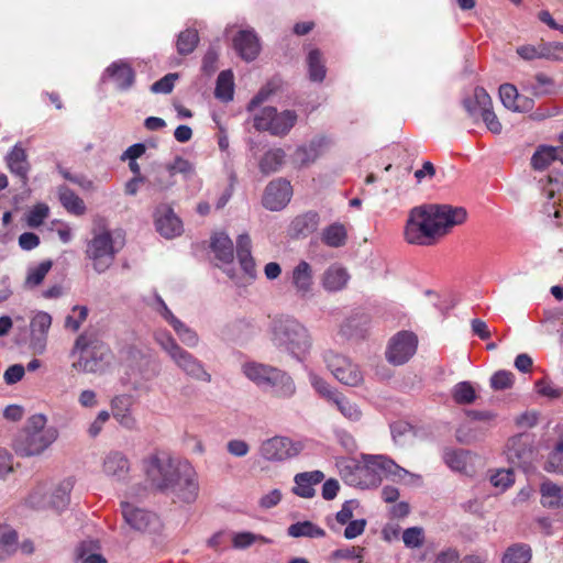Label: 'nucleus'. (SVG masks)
<instances>
[{"label": "nucleus", "mask_w": 563, "mask_h": 563, "mask_svg": "<svg viewBox=\"0 0 563 563\" xmlns=\"http://www.w3.org/2000/svg\"><path fill=\"white\" fill-rule=\"evenodd\" d=\"M143 471L147 485L155 492L172 494L184 503H192L198 496L196 472L187 462L157 452L144 459Z\"/></svg>", "instance_id": "nucleus-1"}, {"label": "nucleus", "mask_w": 563, "mask_h": 563, "mask_svg": "<svg viewBox=\"0 0 563 563\" xmlns=\"http://www.w3.org/2000/svg\"><path fill=\"white\" fill-rule=\"evenodd\" d=\"M467 212L450 205H422L410 210L405 227V239L410 244L432 245L450 229L462 224Z\"/></svg>", "instance_id": "nucleus-2"}, {"label": "nucleus", "mask_w": 563, "mask_h": 563, "mask_svg": "<svg viewBox=\"0 0 563 563\" xmlns=\"http://www.w3.org/2000/svg\"><path fill=\"white\" fill-rule=\"evenodd\" d=\"M47 419L42 413H36L27 419L25 427L15 437L12 448L23 457L42 454L58 437L54 427L46 428Z\"/></svg>", "instance_id": "nucleus-3"}, {"label": "nucleus", "mask_w": 563, "mask_h": 563, "mask_svg": "<svg viewBox=\"0 0 563 563\" xmlns=\"http://www.w3.org/2000/svg\"><path fill=\"white\" fill-rule=\"evenodd\" d=\"M109 353L108 345L96 332L85 331L76 339L71 350V356L77 358L73 368L82 373H96Z\"/></svg>", "instance_id": "nucleus-4"}, {"label": "nucleus", "mask_w": 563, "mask_h": 563, "mask_svg": "<svg viewBox=\"0 0 563 563\" xmlns=\"http://www.w3.org/2000/svg\"><path fill=\"white\" fill-rule=\"evenodd\" d=\"M383 475L404 478L408 471L386 455H366L364 464L356 466L353 473L355 485L363 489L377 487Z\"/></svg>", "instance_id": "nucleus-5"}, {"label": "nucleus", "mask_w": 563, "mask_h": 563, "mask_svg": "<svg viewBox=\"0 0 563 563\" xmlns=\"http://www.w3.org/2000/svg\"><path fill=\"white\" fill-rule=\"evenodd\" d=\"M273 341L297 358H302L311 347V339L307 329L296 319L289 317L274 321Z\"/></svg>", "instance_id": "nucleus-6"}, {"label": "nucleus", "mask_w": 563, "mask_h": 563, "mask_svg": "<svg viewBox=\"0 0 563 563\" xmlns=\"http://www.w3.org/2000/svg\"><path fill=\"white\" fill-rule=\"evenodd\" d=\"M119 249L109 229L98 227L92 230V236L87 242L85 255L91 262L93 271L98 274L107 272L114 263Z\"/></svg>", "instance_id": "nucleus-7"}, {"label": "nucleus", "mask_w": 563, "mask_h": 563, "mask_svg": "<svg viewBox=\"0 0 563 563\" xmlns=\"http://www.w3.org/2000/svg\"><path fill=\"white\" fill-rule=\"evenodd\" d=\"M243 373L257 385L271 386L277 397H291L296 387L292 378L285 372L260 363H247Z\"/></svg>", "instance_id": "nucleus-8"}, {"label": "nucleus", "mask_w": 563, "mask_h": 563, "mask_svg": "<svg viewBox=\"0 0 563 563\" xmlns=\"http://www.w3.org/2000/svg\"><path fill=\"white\" fill-rule=\"evenodd\" d=\"M324 361L330 372L340 383L347 386H358L362 384V372L347 357L330 351L325 354Z\"/></svg>", "instance_id": "nucleus-9"}, {"label": "nucleus", "mask_w": 563, "mask_h": 563, "mask_svg": "<svg viewBox=\"0 0 563 563\" xmlns=\"http://www.w3.org/2000/svg\"><path fill=\"white\" fill-rule=\"evenodd\" d=\"M417 345L418 339L415 333L400 331L390 339L386 358L393 365H402L413 356Z\"/></svg>", "instance_id": "nucleus-10"}, {"label": "nucleus", "mask_w": 563, "mask_h": 563, "mask_svg": "<svg viewBox=\"0 0 563 563\" xmlns=\"http://www.w3.org/2000/svg\"><path fill=\"white\" fill-rule=\"evenodd\" d=\"M291 195L292 188L288 180L274 179L265 188L263 206L272 211L282 210L290 201Z\"/></svg>", "instance_id": "nucleus-11"}, {"label": "nucleus", "mask_w": 563, "mask_h": 563, "mask_svg": "<svg viewBox=\"0 0 563 563\" xmlns=\"http://www.w3.org/2000/svg\"><path fill=\"white\" fill-rule=\"evenodd\" d=\"M299 451L300 448L285 437H274L261 445V455L267 461H285L296 456Z\"/></svg>", "instance_id": "nucleus-12"}, {"label": "nucleus", "mask_w": 563, "mask_h": 563, "mask_svg": "<svg viewBox=\"0 0 563 563\" xmlns=\"http://www.w3.org/2000/svg\"><path fill=\"white\" fill-rule=\"evenodd\" d=\"M154 223L156 231L165 239L179 236L184 231L181 220L167 205H161L155 209Z\"/></svg>", "instance_id": "nucleus-13"}, {"label": "nucleus", "mask_w": 563, "mask_h": 563, "mask_svg": "<svg viewBox=\"0 0 563 563\" xmlns=\"http://www.w3.org/2000/svg\"><path fill=\"white\" fill-rule=\"evenodd\" d=\"M70 482H63L48 497L42 496L40 492H34L29 497V503L34 508H52L60 511L69 504Z\"/></svg>", "instance_id": "nucleus-14"}, {"label": "nucleus", "mask_w": 563, "mask_h": 563, "mask_svg": "<svg viewBox=\"0 0 563 563\" xmlns=\"http://www.w3.org/2000/svg\"><path fill=\"white\" fill-rule=\"evenodd\" d=\"M517 54L526 60L544 58L561 62L563 60V44L540 42L537 45H521L517 48Z\"/></svg>", "instance_id": "nucleus-15"}, {"label": "nucleus", "mask_w": 563, "mask_h": 563, "mask_svg": "<svg viewBox=\"0 0 563 563\" xmlns=\"http://www.w3.org/2000/svg\"><path fill=\"white\" fill-rule=\"evenodd\" d=\"M507 459L517 466H523L532 461L533 450L526 434H518L510 438L507 442Z\"/></svg>", "instance_id": "nucleus-16"}, {"label": "nucleus", "mask_w": 563, "mask_h": 563, "mask_svg": "<svg viewBox=\"0 0 563 563\" xmlns=\"http://www.w3.org/2000/svg\"><path fill=\"white\" fill-rule=\"evenodd\" d=\"M170 358L188 376L207 383L211 380V375L205 371L201 362L181 346L176 350Z\"/></svg>", "instance_id": "nucleus-17"}, {"label": "nucleus", "mask_w": 563, "mask_h": 563, "mask_svg": "<svg viewBox=\"0 0 563 563\" xmlns=\"http://www.w3.org/2000/svg\"><path fill=\"white\" fill-rule=\"evenodd\" d=\"M103 79L111 80L120 90H128L135 81V71L128 62L119 59L106 68Z\"/></svg>", "instance_id": "nucleus-18"}, {"label": "nucleus", "mask_w": 563, "mask_h": 563, "mask_svg": "<svg viewBox=\"0 0 563 563\" xmlns=\"http://www.w3.org/2000/svg\"><path fill=\"white\" fill-rule=\"evenodd\" d=\"M125 522L134 530L148 531L157 522V517L144 509L134 507L128 501L121 503Z\"/></svg>", "instance_id": "nucleus-19"}, {"label": "nucleus", "mask_w": 563, "mask_h": 563, "mask_svg": "<svg viewBox=\"0 0 563 563\" xmlns=\"http://www.w3.org/2000/svg\"><path fill=\"white\" fill-rule=\"evenodd\" d=\"M499 98L505 108L514 112H529L533 109V99L522 96L512 84H503L499 87Z\"/></svg>", "instance_id": "nucleus-20"}, {"label": "nucleus", "mask_w": 563, "mask_h": 563, "mask_svg": "<svg viewBox=\"0 0 563 563\" xmlns=\"http://www.w3.org/2000/svg\"><path fill=\"white\" fill-rule=\"evenodd\" d=\"M130 472V462L120 451H110L103 459L102 473L115 482L124 481Z\"/></svg>", "instance_id": "nucleus-21"}, {"label": "nucleus", "mask_w": 563, "mask_h": 563, "mask_svg": "<svg viewBox=\"0 0 563 563\" xmlns=\"http://www.w3.org/2000/svg\"><path fill=\"white\" fill-rule=\"evenodd\" d=\"M233 47L239 56L246 62L254 60L261 51L257 35L250 30H242L234 36Z\"/></svg>", "instance_id": "nucleus-22"}, {"label": "nucleus", "mask_w": 563, "mask_h": 563, "mask_svg": "<svg viewBox=\"0 0 563 563\" xmlns=\"http://www.w3.org/2000/svg\"><path fill=\"white\" fill-rule=\"evenodd\" d=\"M133 401L129 395H119L111 400V411L113 418L128 430H134L136 428V419L132 415Z\"/></svg>", "instance_id": "nucleus-23"}, {"label": "nucleus", "mask_w": 563, "mask_h": 563, "mask_svg": "<svg viewBox=\"0 0 563 563\" xmlns=\"http://www.w3.org/2000/svg\"><path fill=\"white\" fill-rule=\"evenodd\" d=\"M291 283L296 294L300 298H307L312 294L313 273L311 265L306 261H300L292 269Z\"/></svg>", "instance_id": "nucleus-24"}, {"label": "nucleus", "mask_w": 563, "mask_h": 563, "mask_svg": "<svg viewBox=\"0 0 563 563\" xmlns=\"http://www.w3.org/2000/svg\"><path fill=\"white\" fill-rule=\"evenodd\" d=\"M9 170L18 176L23 186L27 184L30 163L27 162V154L19 144L14 145L5 157Z\"/></svg>", "instance_id": "nucleus-25"}, {"label": "nucleus", "mask_w": 563, "mask_h": 563, "mask_svg": "<svg viewBox=\"0 0 563 563\" xmlns=\"http://www.w3.org/2000/svg\"><path fill=\"white\" fill-rule=\"evenodd\" d=\"M251 250L252 241L249 234H240L236 240V256L242 271L253 280L256 277V264Z\"/></svg>", "instance_id": "nucleus-26"}, {"label": "nucleus", "mask_w": 563, "mask_h": 563, "mask_svg": "<svg viewBox=\"0 0 563 563\" xmlns=\"http://www.w3.org/2000/svg\"><path fill=\"white\" fill-rule=\"evenodd\" d=\"M476 95L481 108V117L486 128L494 134H499L503 125L493 110V101L490 96L483 87H476Z\"/></svg>", "instance_id": "nucleus-27"}, {"label": "nucleus", "mask_w": 563, "mask_h": 563, "mask_svg": "<svg viewBox=\"0 0 563 563\" xmlns=\"http://www.w3.org/2000/svg\"><path fill=\"white\" fill-rule=\"evenodd\" d=\"M328 143L329 141L325 136H317L312 139L308 145L297 147L294 155L295 162L300 166H307L316 162Z\"/></svg>", "instance_id": "nucleus-28"}, {"label": "nucleus", "mask_w": 563, "mask_h": 563, "mask_svg": "<svg viewBox=\"0 0 563 563\" xmlns=\"http://www.w3.org/2000/svg\"><path fill=\"white\" fill-rule=\"evenodd\" d=\"M211 250L216 258L224 264H230L234 260L233 242L225 233H217L213 235Z\"/></svg>", "instance_id": "nucleus-29"}, {"label": "nucleus", "mask_w": 563, "mask_h": 563, "mask_svg": "<svg viewBox=\"0 0 563 563\" xmlns=\"http://www.w3.org/2000/svg\"><path fill=\"white\" fill-rule=\"evenodd\" d=\"M541 505L547 508L563 507V488L551 481L540 486Z\"/></svg>", "instance_id": "nucleus-30"}, {"label": "nucleus", "mask_w": 563, "mask_h": 563, "mask_svg": "<svg viewBox=\"0 0 563 563\" xmlns=\"http://www.w3.org/2000/svg\"><path fill=\"white\" fill-rule=\"evenodd\" d=\"M349 278L345 268L333 265L324 272L322 284L328 291H339L346 286Z\"/></svg>", "instance_id": "nucleus-31"}, {"label": "nucleus", "mask_w": 563, "mask_h": 563, "mask_svg": "<svg viewBox=\"0 0 563 563\" xmlns=\"http://www.w3.org/2000/svg\"><path fill=\"white\" fill-rule=\"evenodd\" d=\"M308 76L311 81L322 82L327 75V68L322 53L313 48L307 56Z\"/></svg>", "instance_id": "nucleus-32"}, {"label": "nucleus", "mask_w": 563, "mask_h": 563, "mask_svg": "<svg viewBox=\"0 0 563 563\" xmlns=\"http://www.w3.org/2000/svg\"><path fill=\"white\" fill-rule=\"evenodd\" d=\"M58 197L62 206L71 214L82 216L86 212L84 200L70 188L60 187Z\"/></svg>", "instance_id": "nucleus-33"}, {"label": "nucleus", "mask_w": 563, "mask_h": 563, "mask_svg": "<svg viewBox=\"0 0 563 563\" xmlns=\"http://www.w3.org/2000/svg\"><path fill=\"white\" fill-rule=\"evenodd\" d=\"M297 113L294 110H285L277 112L275 109V115L273 118L272 135L284 136L294 128L297 122Z\"/></svg>", "instance_id": "nucleus-34"}, {"label": "nucleus", "mask_w": 563, "mask_h": 563, "mask_svg": "<svg viewBox=\"0 0 563 563\" xmlns=\"http://www.w3.org/2000/svg\"><path fill=\"white\" fill-rule=\"evenodd\" d=\"M286 153L283 148L268 150L260 161L258 167L262 174L269 175L276 173L284 164Z\"/></svg>", "instance_id": "nucleus-35"}, {"label": "nucleus", "mask_w": 563, "mask_h": 563, "mask_svg": "<svg viewBox=\"0 0 563 563\" xmlns=\"http://www.w3.org/2000/svg\"><path fill=\"white\" fill-rule=\"evenodd\" d=\"M532 549L527 543H515L508 547L501 558V563H529Z\"/></svg>", "instance_id": "nucleus-36"}, {"label": "nucleus", "mask_w": 563, "mask_h": 563, "mask_svg": "<svg viewBox=\"0 0 563 563\" xmlns=\"http://www.w3.org/2000/svg\"><path fill=\"white\" fill-rule=\"evenodd\" d=\"M234 93V82H233V74L231 70H223L219 74L214 96L224 101H231L233 99Z\"/></svg>", "instance_id": "nucleus-37"}, {"label": "nucleus", "mask_w": 563, "mask_h": 563, "mask_svg": "<svg viewBox=\"0 0 563 563\" xmlns=\"http://www.w3.org/2000/svg\"><path fill=\"white\" fill-rule=\"evenodd\" d=\"M346 229L341 223H332L327 227L322 232V242L331 247L343 246L346 242Z\"/></svg>", "instance_id": "nucleus-38"}, {"label": "nucleus", "mask_w": 563, "mask_h": 563, "mask_svg": "<svg viewBox=\"0 0 563 563\" xmlns=\"http://www.w3.org/2000/svg\"><path fill=\"white\" fill-rule=\"evenodd\" d=\"M287 532L292 538H322L325 536V531L311 521H300L292 523L288 527Z\"/></svg>", "instance_id": "nucleus-39"}, {"label": "nucleus", "mask_w": 563, "mask_h": 563, "mask_svg": "<svg viewBox=\"0 0 563 563\" xmlns=\"http://www.w3.org/2000/svg\"><path fill=\"white\" fill-rule=\"evenodd\" d=\"M18 549V533L9 527H0V560L13 554Z\"/></svg>", "instance_id": "nucleus-40"}, {"label": "nucleus", "mask_w": 563, "mask_h": 563, "mask_svg": "<svg viewBox=\"0 0 563 563\" xmlns=\"http://www.w3.org/2000/svg\"><path fill=\"white\" fill-rule=\"evenodd\" d=\"M199 43V34L195 29H186L178 34L176 47L180 55H188L195 51Z\"/></svg>", "instance_id": "nucleus-41"}, {"label": "nucleus", "mask_w": 563, "mask_h": 563, "mask_svg": "<svg viewBox=\"0 0 563 563\" xmlns=\"http://www.w3.org/2000/svg\"><path fill=\"white\" fill-rule=\"evenodd\" d=\"M53 266V262L51 260H46L41 262L37 266L31 267L27 271V275L25 277V286L30 288H34L43 283L46 275L51 271Z\"/></svg>", "instance_id": "nucleus-42"}, {"label": "nucleus", "mask_w": 563, "mask_h": 563, "mask_svg": "<svg viewBox=\"0 0 563 563\" xmlns=\"http://www.w3.org/2000/svg\"><path fill=\"white\" fill-rule=\"evenodd\" d=\"M452 397L457 405H470L476 399V391L470 382H460L452 389Z\"/></svg>", "instance_id": "nucleus-43"}, {"label": "nucleus", "mask_w": 563, "mask_h": 563, "mask_svg": "<svg viewBox=\"0 0 563 563\" xmlns=\"http://www.w3.org/2000/svg\"><path fill=\"white\" fill-rule=\"evenodd\" d=\"M554 161L555 146H540L531 157V166L536 170H543Z\"/></svg>", "instance_id": "nucleus-44"}, {"label": "nucleus", "mask_w": 563, "mask_h": 563, "mask_svg": "<svg viewBox=\"0 0 563 563\" xmlns=\"http://www.w3.org/2000/svg\"><path fill=\"white\" fill-rule=\"evenodd\" d=\"M295 230L302 234L308 235L314 232L319 224V214L317 212H307L302 216L297 217L294 222Z\"/></svg>", "instance_id": "nucleus-45"}, {"label": "nucleus", "mask_w": 563, "mask_h": 563, "mask_svg": "<svg viewBox=\"0 0 563 563\" xmlns=\"http://www.w3.org/2000/svg\"><path fill=\"white\" fill-rule=\"evenodd\" d=\"M172 327L184 344L189 347H195L198 344V334L192 329L184 324L179 319L173 318Z\"/></svg>", "instance_id": "nucleus-46"}, {"label": "nucleus", "mask_w": 563, "mask_h": 563, "mask_svg": "<svg viewBox=\"0 0 563 563\" xmlns=\"http://www.w3.org/2000/svg\"><path fill=\"white\" fill-rule=\"evenodd\" d=\"M536 86H533V92L536 96L541 95H556L560 87L555 84L554 79L543 73L536 75Z\"/></svg>", "instance_id": "nucleus-47"}, {"label": "nucleus", "mask_w": 563, "mask_h": 563, "mask_svg": "<svg viewBox=\"0 0 563 563\" xmlns=\"http://www.w3.org/2000/svg\"><path fill=\"white\" fill-rule=\"evenodd\" d=\"M332 402L336 406L338 410L350 420H358L361 418V411L357 406L351 402L347 398H345L342 394H338L336 397L332 400Z\"/></svg>", "instance_id": "nucleus-48"}, {"label": "nucleus", "mask_w": 563, "mask_h": 563, "mask_svg": "<svg viewBox=\"0 0 563 563\" xmlns=\"http://www.w3.org/2000/svg\"><path fill=\"white\" fill-rule=\"evenodd\" d=\"M88 317V308L86 306H74L71 313L65 319V328L74 332L78 331Z\"/></svg>", "instance_id": "nucleus-49"}, {"label": "nucleus", "mask_w": 563, "mask_h": 563, "mask_svg": "<svg viewBox=\"0 0 563 563\" xmlns=\"http://www.w3.org/2000/svg\"><path fill=\"white\" fill-rule=\"evenodd\" d=\"M275 115L274 107H265L253 118V126L257 131H267L272 134L273 118Z\"/></svg>", "instance_id": "nucleus-50"}, {"label": "nucleus", "mask_w": 563, "mask_h": 563, "mask_svg": "<svg viewBox=\"0 0 563 563\" xmlns=\"http://www.w3.org/2000/svg\"><path fill=\"white\" fill-rule=\"evenodd\" d=\"M257 541L265 543V544H268L272 542L271 539H268L264 536L254 534V533L247 532V531L235 533L232 539V543L235 549H246Z\"/></svg>", "instance_id": "nucleus-51"}, {"label": "nucleus", "mask_w": 563, "mask_h": 563, "mask_svg": "<svg viewBox=\"0 0 563 563\" xmlns=\"http://www.w3.org/2000/svg\"><path fill=\"white\" fill-rule=\"evenodd\" d=\"M445 464L453 471H465L466 470V453L464 451L448 450L443 455Z\"/></svg>", "instance_id": "nucleus-52"}, {"label": "nucleus", "mask_w": 563, "mask_h": 563, "mask_svg": "<svg viewBox=\"0 0 563 563\" xmlns=\"http://www.w3.org/2000/svg\"><path fill=\"white\" fill-rule=\"evenodd\" d=\"M166 170L173 178H175L176 174H181L185 177H188L194 173V166L188 159L181 156H176L172 163L166 165Z\"/></svg>", "instance_id": "nucleus-53"}, {"label": "nucleus", "mask_w": 563, "mask_h": 563, "mask_svg": "<svg viewBox=\"0 0 563 563\" xmlns=\"http://www.w3.org/2000/svg\"><path fill=\"white\" fill-rule=\"evenodd\" d=\"M49 208L45 203L35 205L27 213V225L31 228H38L43 224L44 220L48 217Z\"/></svg>", "instance_id": "nucleus-54"}, {"label": "nucleus", "mask_w": 563, "mask_h": 563, "mask_svg": "<svg viewBox=\"0 0 563 563\" xmlns=\"http://www.w3.org/2000/svg\"><path fill=\"white\" fill-rule=\"evenodd\" d=\"M515 376L509 371H498L490 377V387L495 390L510 388L514 385Z\"/></svg>", "instance_id": "nucleus-55"}, {"label": "nucleus", "mask_w": 563, "mask_h": 563, "mask_svg": "<svg viewBox=\"0 0 563 563\" xmlns=\"http://www.w3.org/2000/svg\"><path fill=\"white\" fill-rule=\"evenodd\" d=\"M402 541L408 548H419L423 544V529L420 527H411L404 531Z\"/></svg>", "instance_id": "nucleus-56"}, {"label": "nucleus", "mask_w": 563, "mask_h": 563, "mask_svg": "<svg viewBox=\"0 0 563 563\" xmlns=\"http://www.w3.org/2000/svg\"><path fill=\"white\" fill-rule=\"evenodd\" d=\"M52 325V317L49 313L40 311L31 320V330L33 333L46 334Z\"/></svg>", "instance_id": "nucleus-57"}, {"label": "nucleus", "mask_w": 563, "mask_h": 563, "mask_svg": "<svg viewBox=\"0 0 563 563\" xmlns=\"http://www.w3.org/2000/svg\"><path fill=\"white\" fill-rule=\"evenodd\" d=\"M514 482L515 476L511 470H499L490 476L492 485L501 490L507 489Z\"/></svg>", "instance_id": "nucleus-58"}, {"label": "nucleus", "mask_w": 563, "mask_h": 563, "mask_svg": "<svg viewBox=\"0 0 563 563\" xmlns=\"http://www.w3.org/2000/svg\"><path fill=\"white\" fill-rule=\"evenodd\" d=\"M178 79L177 74H167L151 86V91L154 93H169L173 91L175 81Z\"/></svg>", "instance_id": "nucleus-59"}, {"label": "nucleus", "mask_w": 563, "mask_h": 563, "mask_svg": "<svg viewBox=\"0 0 563 563\" xmlns=\"http://www.w3.org/2000/svg\"><path fill=\"white\" fill-rule=\"evenodd\" d=\"M155 340L161 345V347L169 355V357H172L176 350L180 347L175 341V339L170 335V333L166 331L156 332Z\"/></svg>", "instance_id": "nucleus-60"}, {"label": "nucleus", "mask_w": 563, "mask_h": 563, "mask_svg": "<svg viewBox=\"0 0 563 563\" xmlns=\"http://www.w3.org/2000/svg\"><path fill=\"white\" fill-rule=\"evenodd\" d=\"M311 385L327 400L332 401L334 397L339 394L336 390H333L330 385L321 377L316 375L311 376Z\"/></svg>", "instance_id": "nucleus-61"}, {"label": "nucleus", "mask_w": 563, "mask_h": 563, "mask_svg": "<svg viewBox=\"0 0 563 563\" xmlns=\"http://www.w3.org/2000/svg\"><path fill=\"white\" fill-rule=\"evenodd\" d=\"M534 386L537 393L543 397L555 399L562 396V390L554 388L545 378L537 380Z\"/></svg>", "instance_id": "nucleus-62"}, {"label": "nucleus", "mask_w": 563, "mask_h": 563, "mask_svg": "<svg viewBox=\"0 0 563 563\" xmlns=\"http://www.w3.org/2000/svg\"><path fill=\"white\" fill-rule=\"evenodd\" d=\"M25 374L24 367L21 364H14L7 368L3 374V379L8 385H13L20 382Z\"/></svg>", "instance_id": "nucleus-63"}, {"label": "nucleus", "mask_w": 563, "mask_h": 563, "mask_svg": "<svg viewBox=\"0 0 563 563\" xmlns=\"http://www.w3.org/2000/svg\"><path fill=\"white\" fill-rule=\"evenodd\" d=\"M344 530V537L349 540L361 536L366 527L365 519L351 520Z\"/></svg>", "instance_id": "nucleus-64"}]
</instances>
